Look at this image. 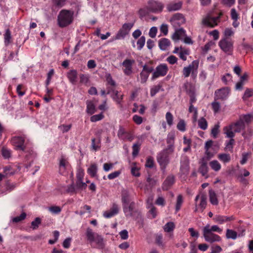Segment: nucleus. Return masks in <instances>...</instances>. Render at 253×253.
Returning a JSON list of instances; mask_svg holds the SVG:
<instances>
[{
    "instance_id": "obj_1",
    "label": "nucleus",
    "mask_w": 253,
    "mask_h": 253,
    "mask_svg": "<svg viewBox=\"0 0 253 253\" xmlns=\"http://www.w3.org/2000/svg\"><path fill=\"white\" fill-rule=\"evenodd\" d=\"M11 143L13 146L15 150L17 151H22L27 154L26 158L27 160H31V162L26 165V168L28 169L31 166L33 159L35 157L36 154L31 148H28L25 144V139L24 137L21 136H15L11 139Z\"/></svg>"
},
{
    "instance_id": "obj_2",
    "label": "nucleus",
    "mask_w": 253,
    "mask_h": 253,
    "mask_svg": "<svg viewBox=\"0 0 253 253\" xmlns=\"http://www.w3.org/2000/svg\"><path fill=\"white\" fill-rule=\"evenodd\" d=\"M74 11L72 10L62 9L57 16V24L60 28L71 25L74 21Z\"/></svg>"
},
{
    "instance_id": "obj_3",
    "label": "nucleus",
    "mask_w": 253,
    "mask_h": 253,
    "mask_svg": "<svg viewBox=\"0 0 253 253\" xmlns=\"http://www.w3.org/2000/svg\"><path fill=\"white\" fill-rule=\"evenodd\" d=\"M85 235L87 241L91 245L93 243L95 245L93 248L102 249L105 247V243L103 237L98 233L93 232L90 228H87L86 230Z\"/></svg>"
},
{
    "instance_id": "obj_4",
    "label": "nucleus",
    "mask_w": 253,
    "mask_h": 253,
    "mask_svg": "<svg viewBox=\"0 0 253 253\" xmlns=\"http://www.w3.org/2000/svg\"><path fill=\"white\" fill-rule=\"evenodd\" d=\"M245 129V125L241 120L237 121L235 123H232L229 126H226L223 128L224 133L228 138H233L235 136V132H240Z\"/></svg>"
},
{
    "instance_id": "obj_5",
    "label": "nucleus",
    "mask_w": 253,
    "mask_h": 253,
    "mask_svg": "<svg viewBox=\"0 0 253 253\" xmlns=\"http://www.w3.org/2000/svg\"><path fill=\"white\" fill-rule=\"evenodd\" d=\"M171 153L166 149L160 152L157 156V160L164 170L169 162V155Z\"/></svg>"
},
{
    "instance_id": "obj_6",
    "label": "nucleus",
    "mask_w": 253,
    "mask_h": 253,
    "mask_svg": "<svg viewBox=\"0 0 253 253\" xmlns=\"http://www.w3.org/2000/svg\"><path fill=\"white\" fill-rule=\"evenodd\" d=\"M134 22L131 23H125L123 24L122 27L117 33L114 39L116 40L124 39L128 35L131 28L133 27Z\"/></svg>"
},
{
    "instance_id": "obj_7",
    "label": "nucleus",
    "mask_w": 253,
    "mask_h": 253,
    "mask_svg": "<svg viewBox=\"0 0 253 253\" xmlns=\"http://www.w3.org/2000/svg\"><path fill=\"white\" fill-rule=\"evenodd\" d=\"M218 45L221 49L228 55H231L233 50V42L227 38H223L219 42Z\"/></svg>"
},
{
    "instance_id": "obj_8",
    "label": "nucleus",
    "mask_w": 253,
    "mask_h": 253,
    "mask_svg": "<svg viewBox=\"0 0 253 253\" xmlns=\"http://www.w3.org/2000/svg\"><path fill=\"white\" fill-rule=\"evenodd\" d=\"M199 61L198 60H194L188 66L184 67L182 70V74L184 78L188 77L191 73L192 77H195V71L197 72L199 67Z\"/></svg>"
},
{
    "instance_id": "obj_9",
    "label": "nucleus",
    "mask_w": 253,
    "mask_h": 253,
    "mask_svg": "<svg viewBox=\"0 0 253 253\" xmlns=\"http://www.w3.org/2000/svg\"><path fill=\"white\" fill-rule=\"evenodd\" d=\"M222 15V13L220 12L218 16L216 17H211L210 15H207L203 19L202 23L203 25L207 27H214L219 22L220 17Z\"/></svg>"
},
{
    "instance_id": "obj_10",
    "label": "nucleus",
    "mask_w": 253,
    "mask_h": 253,
    "mask_svg": "<svg viewBox=\"0 0 253 253\" xmlns=\"http://www.w3.org/2000/svg\"><path fill=\"white\" fill-rule=\"evenodd\" d=\"M169 68L166 64H160L156 68L155 71L153 73L151 79L154 80L160 77H164L167 74Z\"/></svg>"
},
{
    "instance_id": "obj_11",
    "label": "nucleus",
    "mask_w": 253,
    "mask_h": 253,
    "mask_svg": "<svg viewBox=\"0 0 253 253\" xmlns=\"http://www.w3.org/2000/svg\"><path fill=\"white\" fill-rule=\"evenodd\" d=\"M148 4V10L153 13L161 12L164 7L162 2L154 0H149Z\"/></svg>"
},
{
    "instance_id": "obj_12",
    "label": "nucleus",
    "mask_w": 253,
    "mask_h": 253,
    "mask_svg": "<svg viewBox=\"0 0 253 253\" xmlns=\"http://www.w3.org/2000/svg\"><path fill=\"white\" fill-rule=\"evenodd\" d=\"M171 24L175 28L180 26L185 23L186 20L181 13H177L174 14L169 20Z\"/></svg>"
},
{
    "instance_id": "obj_13",
    "label": "nucleus",
    "mask_w": 253,
    "mask_h": 253,
    "mask_svg": "<svg viewBox=\"0 0 253 253\" xmlns=\"http://www.w3.org/2000/svg\"><path fill=\"white\" fill-rule=\"evenodd\" d=\"M203 234L205 240L209 243H212L215 242H220L221 240V237L212 232H210L208 229H203Z\"/></svg>"
},
{
    "instance_id": "obj_14",
    "label": "nucleus",
    "mask_w": 253,
    "mask_h": 253,
    "mask_svg": "<svg viewBox=\"0 0 253 253\" xmlns=\"http://www.w3.org/2000/svg\"><path fill=\"white\" fill-rule=\"evenodd\" d=\"M189 160L187 157H183L180 161V174L187 175L189 173Z\"/></svg>"
},
{
    "instance_id": "obj_15",
    "label": "nucleus",
    "mask_w": 253,
    "mask_h": 253,
    "mask_svg": "<svg viewBox=\"0 0 253 253\" xmlns=\"http://www.w3.org/2000/svg\"><path fill=\"white\" fill-rule=\"evenodd\" d=\"M199 199H200V203L198 205H197V204H196V208L194 211L195 212H197L198 210H199L201 212H203L207 206L206 196L204 195H198L195 198V202H197L198 200Z\"/></svg>"
},
{
    "instance_id": "obj_16",
    "label": "nucleus",
    "mask_w": 253,
    "mask_h": 253,
    "mask_svg": "<svg viewBox=\"0 0 253 253\" xmlns=\"http://www.w3.org/2000/svg\"><path fill=\"white\" fill-rule=\"evenodd\" d=\"M210 159V156L208 157L207 158H203L199 162L200 166L199 168V171L201 173L203 176L207 177L209 170L208 162Z\"/></svg>"
},
{
    "instance_id": "obj_17",
    "label": "nucleus",
    "mask_w": 253,
    "mask_h": 253,
    "mask_svg": "<svg viewBox=\"0 0 253 253\" xmlns=\"http://www.w3.org/2000/svg\"><path fill=\"white\" fill-rule=\"evenodd\" d=\"M135 61L133 59H125L122 63V65L125 67L123 71L126 75L129 76L132 73V65Z\"/></svg>"
},
{
    "instance_id": "obj_18",
    "label": "nucleus",
    "mask_w": 253,
    "mask_h": 253,
    "mask_svg": "<svg viewBox=\"0 0 253 253\" xmlns=\"http://www.w3.org/2000/svg\"><path fill=\"white\" fill-rule=\"evenodd\" d=\"M117 135L118 137L122 140H128L131 141L133 139L132 134L130 132L126 131L122 126H120Z\"/></svg>"
},
{
    "instance_id": "obj_19",
    "label": "nucleus",
    "mask_w": 253,
    "mask_h": 253,
    "mask_svg": "<svg viewBox=\"0 0 253 253\" xmlns=\"http://www.w3.org/2000/svg\"><path fill=\"white\" fill-rule=\"evenodd\" d=\"M229 93V89L228 87H223L216 90L214 93V99L225 100Z\"/></svg>"
},
{
    "instance_id": "obj_20",
    "label": "nucleus",
    "mask_w": 253,
    "mask_h": 253,
    "mask_svg": "<svg viewBox=\"0 0 253 253\" xmlns=\"http://www.w3.org/2000/svg\"><path fill=\"white\" fill-rule=\"evenodd\" d=\"M135 203L131 202L129 204H126L123 205V211L126 217H132L134 212Z\"/></svg>"
},
{
    "instance_id": "obj_21",
    "label": "nucleus",
    "mask_w": 253,
    "mask_h": 253,
    "mask_svg": "<svg viewBox=\"0 0 253 253\" xmlns=\"http://www.w3.org/2000/svg\"><path fill=\"white\" fill-rule=\"evenodd\" d=\"M119 211V208L118 205L116 203H113L109 211L104 212L103 216L105 218H109L117 214Z\"/></svg>"
},
{
    "instance_id": "obj_22",
    "label": "nucleus",
    "mask_w": 253,
    "mask_h": 253,
    "mask_svg": "<svg viewBox=\"0 0 253 253\" xmlns=\"http://www.w3.org/2000/svg\"><path fill=\"white\" fill-rule=\"evenodd\" d=\"M69 163L67 159L64 156H61L59 159V171L61 174L64 175L65 174V171Z\"/></svg>"
},
{
    "instance_id": "obj_23",
    "label": "nucleus",
    "mask_w": 253,
    "mask_h": 253,
    "mask_svg": "<svg viewBox=\"0 0 253 253\" xmlns=\"http://www.w3.org/2000/svg\"><path fill=\"white\" fill-rule=\"evenodd\" d=\"M66 76L71 84L73 85L76 84L78 79V72L76 70L72 69L69 70L67 72Z\"/></svg>"
},
{
    "instance_id": "obj_24",
    "label": "nucleus",
    "mask_w": 253,
    "mask_h": 253,
    "mask_svg": "<svg viewBox=\"0 0 253 253\" xmlns=\"http://www.w3.org/2000/svg\"><path fill=\"white\" fill-rule=\"evenodd\" d=\"M235 218L233 216H227L221 215H215L213 218L214 222L219 224H223L225 222L234 220Z\"/></svg>"
},
{
    "instance_id": "obj_25",
    "label": "nucleus",
    "mask_w": 253,
    "mask_h": 253,
    "mask_svg": "<svg viewBox=\"0 0 253 253\" xmlns=\"http://www.w3.org/2000/svg\"><path fill=\"white\" fill-rule=\"evenodd\" d=\"M175 135L173 133H169L167 138V143L168 144L166 149L169 150V152L172 153L174 151Z\"/></svg>"
},
{
    "instance_id": "obj_26",
    "label": "nucleus",
    "mask_w": 253,
    "mask_h": 253,
    "mask_svg": "<svg viewBox=\"0 0 253 253\" xmlns=\"http://www.w3.org/2000/svg\"><path fill=\"white\" fill-rule=\"evenodd\" d=\"M175 182V176L172 175H169L167 176L163 184V189L168 190Z\"/></svg>"
},
{
    "instance_id": "obj_27",
    "label": "nucleus",
    "mask_w": 253,
    "mask_h": 253,
    "mask_svg": "<svg viewBox=\"0 0 253 253\" xmlns=\"http://www.w3.org/2000/svg\"><path fill=\"white\" fill-rule=\"evenodd\" d=\"M156 184V180H155L154 178H151L150 176L148 177L146 179V183L143 188L145 192L151 190L152 189L155 187Z\"/></svg>"
},
{
    "instance_id": "obj_28",
    "label": "nucleus",
    "mask_w": 253,
    "mask_h": 253,
    "mask_svg": "<svg viewBox=\"0 0 253 253\" xmlns=\"http://www.w3.org/2000/svg\"><path fill=\"white\" fill-rule=\"evenodd\" d=\"M186 36V31L183 28L177 29L175 28V32L172 36V39L175 41L180 40V38L182 36Z\"/></svg>"
},
{
    "instance_id": "obj_29",
    "label": "nucleus",
    "mask_w": 253,
    "mask_h": 253,
    "mask_svg": "<svg viewBox=\"0 0 253 253\" xmlns=\"http://www.w3.org/2000/svg\"><path fill=\"white\" fill-rule=\"evenodd\" d=\"M182 5V1H178L177 2H171L168 4L167 6V8L168 11H173L178 10L181 9Z\"/></svg>"
},
{
    "instance_id": "obj_30",
    "label": "nucleus",
    "mask_w": 253,
    "mask_h": 253,
    "mask_svg": "<svg viewBox=\"0 0 253 253\" xmlns=\"http://www.w3.org/2000/svg\"><path fill=\"white\" fill-rule=\"evenodd\" d=\"M121 201L122 205L130 203V197L128 191L127 190L124 189L121 192Z\"/></svg>"
},
{
    "instance_id": "obj_31",
    "label": "nucleus",
    "mask_w": 253,
    "mask_h": 253,
    "mask_svg": "<svg viewBox=\"0 0 253 253\" xmlns=\"http://www.w3.org/2000/svg\"><path fill=\"white\" fill-rule=\"evenodd\" d=\"M112 99L116 101L117 104L120 105L121 107H122V101L123 99L124 95L120 93L118 90L115 91L114 94L111 95Z\"/></svg>"
},
{
    "instance_id": "obj_32",
    "label": "nucleus",
    "mask_w": 253,
    "mask_h": 253,
    "mask_svg": "<svg viewBox=\"0 0 253 253\" xmlns=\"http://www.w3.org/2000/svg\"><path fill=\"white\" fill-rule=\"evenodd\" d=\"M170 45V41L167 38H162L159 41V46L162 50H165Z\"/></svg>"
},
{
    "instance_id": "obj_33",
    "label": "nucleus",
    "mask_w": 253,
    "mask_h": 253,
    "mask_svg": "<svg viewBox=\"0 0 253 253\" xmlns=\"http://www.w3.org/2000/svg\"><path fill=\"white\" fill-rule=\"evenodd\" d=\"M209 197L211 203L213 205H217L218 201L215 192L212 189L209 190Z\"/></svg>"
},
{
    "instance_id": "obj_34",
    "label": "nucleus",
    "mask_w": 253,
    "mask_h": 253,
    "mask_svg": "<svg viewBox=\"0 0 253 253\" xmlns=\"http://www.w3.org/2000/svg\"><path fill=\"white\" fill-rule=\"evenodd\" d=\"M4 44L6 46L8 45L12 42V36L10 30L7 29L3 35Z\"/></svg>"
},
{
    "instance_id": "obj_35",
    "label": "nucleus",
    "mask_w": 253,
    "mask_h": 253,
    "mask_svg": "<svg viewBox=\"0 0 253 253\" xmlns=\"http://www.w3.org/2000/svg\"><path fill=\"white\" fill-rule=\"evenodd\" d=\"M156 244L159 247L164 248L165 244L163 243V236L162 233H157L155 235Z\"/></svg>"
},
{
    "instance_id": "obj_36",
    "label": "nucleus",
    "mask_w": 253,
    "mask_h": 253,
    "mask_svg": "<svg viewBox=\"0 0 253 253\" xmlns=\"http://www.w3.org/2000/svg\"><path fill=\"white\" fill-rule=\"evenodd\" d=\"M217 158L220 161L224 163H229L231 161V156L229 154H219L217 156Z\"/></svg>"
},
{
    "instance_id": "obj_37",
    "label": "nucleus",
    "mask_w": 253,
    "mask_h": 253,
    "mask_svg": "<svg viewBox=\"0 0 253 253\" xmlns=\"http://www.w3.org/2000/svg\"><path fill=\"white\" fill-rule=\"evenodd\" d=\"M97 171V166L95 164H91L87 169V173L92 177H94L96 175Z\"/></svg>"
},
{
    "instance_id": "obj_38",
    "label": "nucleus",
    "mask_w": 253,
    "mask_h": 253,
    "mask_svg": "<svg viewBox=\"0 0 253 253\" xmlns=\"http://www.w3.org/2000/svg\"><path fill=\"white\" fill-rule=\"evenodd\" d=\"M206 229L210 230V232H211L212 233L213 232H215L218 233H221L222 231V230L216 225H212L211 227L209 224H207L203 228V229L205 230Z\"/></svg>"
},
{
    "instance_id": "obj_39",
    "label": "nucleus",
    "mask_w": 253,
    "mask_h": 253,
    "mask_svg": "<svg viewBox=\"0 0 253 253\" xmlns=\"http://www.w3.org/2000/svg\"><path fill=\"white\" fill-rule=\"evenodd\" d=\"M253 118V115L251 114L244 115L240 116L239 120H241L243 122L247 124H250Z\"/></svg>"
},
{
    "instance_id": "obj_40",
    "label": "nucleus",
    "mask_w": 253,
    "mask_h": 253,
    "mask_svg": "<svg viewBox=\"0 0 253 253\" xmlns=\"http://www.w3.org/2000/svg\"><path fill=\"white\" fill-rule=\"evenodd\" d=\"M105 78L107 82V85H110L113 87H115L116 86V83L113 79L111 74L106 73L105 75Z\"/></svg>"
},
{
    "instance_id": "obj_41",
    "label": "nucleus",
    "mask_w": 253,
    "mask_h": 253,
    "mask_svg": "<svg viewBox=\"0 0 253 253\" xmlns=\"http://www.w3.org/2000/svg\"><path fill=\"white\" fill-rule=\"evenodd\" d=\"M226 237L227 239L235 240L237 237V233L232 229H228L226 230Z\"/></svg>"
},
{
    "instance_id": "obj_42",
    "label": "nucleus",
    "mask_w": 253,
    "mask_h": 253,
    "mask_svg": "<svg viewBox=\"0 0 253 253\" xmlns=\"http://www.w3.org/2000/svg\"><path fill=\"white\" fill-rule=\"evenodd\" d=\"M180 49L181 50L178 53L179 57L182 60L186 61L187 59L186 55H188L189 54V50L187 49H183L181 47H180Z\"/></svg>"
},
{
    "instance_id": "obj_43",
    "label": "nucleus",
    "mask_w": 253,
    "mask_h": 253,
    "mask_svg": "<svg viewBox=\"0 0 253 253\" xmlns=\"http://www.w3.org/2000/svg\"><path fill=\"white\" fill-rule=\"evenodd\" d=\"M211 168L215 171H219L221 169V165L217 160H213L210 163Z\"/></svg>"
},
{
    "instance_id": "obj_44",
    "label": "nucleus",
    "mask_w": 253,
    "mask_h": 253,
    "mask_svg": "<svg viewBox=\"0 0 253 253\" xmlns=\"http://www.w3.org/2000/svg\"><path fill=\"white\" fill-rule=\"evenodd\" d=\"M198 126L203 130H206L207 128L208 123L204 117H202L199 120Z\"/></svg>"
},
{
    "instance_id": "obj_45",
    "label": "nucleus",
    "mask_w": 253,
    "mask_h": 253,
    "mask_svg": "<svg viewBox=\"0 0 253 253\" xmlns=\"http://www.w3.org/2000/svg\"><path fill=\"white\" fill-rule=\"evenodd\" d=\"M175 228V225L172 222L167 223L164 226V230L166 232H170L173 231Z\"/></svg>"
},
{
    "instance_id": "obj_46",
    "label": "nucleus",
    "mask_w": 253,
    "mask_h": 253,
    "mask_svg": "<svg viewBox=\"0 0 253 253\" xmlns=\"http://www.w3.org/2000/svg\"><path fill=\"white\" fill-rule=\"evenodd\" d=\"M183 202V197L181 195H178L177 197L176 203L175 205V211L176 212H178L182 206V204Z\"/></svg>"
},
{
    "instance_id": "obj_47",
    "label": "nucleus",
    "mask_w": 253,
    "mask_h": 253,
    "mask_svg": "<svg viewBox=\"0 0 253 253\" xmlns=\"http://www.w3.org/2000/svg\"><path fill=\"white\" fill-rule=\"evenodd\" d=\"M145 37L144 36H141L137 41V49L140 50L142 49L145 43Z\"/></svg>"
},
{
    "instance_id": "obj_48",
    "label": "nucleus",
    "mask_w": 253,
    "mask_h": 253,
    "mask_svg": "<svg viewBox=\"0 0 253 253\" xmlns=\"http://www.w3.org/2000/svg\"><path fill=\"white\" fill-rule=\"evenodd\" d=\"M229 141L226 142V146L225 147V150L232 152L233 145L235 143V140L233 138H230Z\"/></svg>"
},
{
    "instance_id": "obj_49",
    "label": "nucleus",
    "mask_w": 253,
    "mask_h": 253,
    "mask_svg": "<svg viewBox=\"0 0 253 253\" xmlns=\"http://www.w3.org/2000/svg\"><path fill=\"white\" fill-rule=\"evenodd\" d=\"M86 111L88 113L92 114L95 112V106L91 101H87L86 103Z\"/></svg>"
},
{
    "instance_id": "obj_50",
    "label": "nucleus",
    "mask_w": 253,
    "mask_h": 253,
    "mask_svg": "<svg viewBox=\"0 0 253 253\" xmlns=\"http://www.w3.org/2000/svg\"><path fill=\"white\" fill-rule=\"evenodd\" d=\"M141 144L137 142L134 143L132 146V155L133 157H136L139 152L140 149Z\"/></svg>"
},
{
    "instance_id": "obj_51",
    "label": "nucleus",
    "mask_w": 253,
    "mask_h": 253,
    "mask_svg": "<svg viewBox=\"0 0 253 253\" xmlns=\"http://www.w3.org/2000/svg\"><path fill=\"white\" fill-rule=\"evenodd\" d=\"M253 95V89L247 88L245 91L244 94L242 97L244 100H247Z\"/></svg>"
},
{
    "instance_id": "obj_52",
    "label": "nucleus",
    "mask_w": 253,
    "mask_h": 253,
    "mask_svg": "<svg viewBox=\"0 0 253 253\" xmlns=\"http://www.w3.org/2000/svg\"><path fill=\"white\" fill-rule=\"evenodd\" d=\"M219 125L218 124H216L213 127L211 130V135L214 138H216L217 137V135L219 133Z\"/></svg>"
},
{
    "instance_id": "obj_53",
    "label": "nucleus",
    "mask_w": 253,
    "mask_h": 253,
    "mask_svg": "<svg viewBox=\"0 0 253 253\" xmlns=\"http://www.w3.org/2000/svg\"><path fill=\"white\" fill-rule=\"evenodd\" d=\"M48 211L53 214H58L61 211V208L58 206H51L48 208Z\"/></svg>"
},
{
    "instance_id": "obj_54",
    "label": "nucleus",
    "mask_w": 253,
    "mask_h": 253,
    "mask_svg": "<svg viewBox=\"0 0 253 253\" xmlns=\"http://www.w3.org/2000/svg\"><path fill=\"white\" fill-rule=\"evenodd\" d=\"M177 128L182 132L186 130V124L183 120H180L179 121L177 125Z\"/></svg>"
},
{
    "instance_id": "obj_55",
    "label": "nucleus",
    "mask_w": 253,
    "mask_h": 253,
    "mask_svg": "<svg viewBox=\"0 0 253 253\" xmlns=\"http://www.w3.org/2000/svg\"><path fill=\"white\" fill-rule=\"evenodd\" d=\"M166 119L169 126H171L173 124V117L172 114L168 112L166 114Z\"/></svg>"
},
{
    "instance_id": "obj_56",
    "label": "nucleus",
    "mask_w": 253,
    "mask_h": 253,
    "mask_svg": "<svg viewBox=\"0 0 253 253\" xmlns=\"http://www.w3.org/2000/svg\"><path fill=\"white\" fill-rule=\"evenodd\" d=\"M104 117L102 113L99 114L94 115L90 117V121L92 122H96L103 119Z\"/></svg>"
},
{
    "instance_id": "obj_57",
    "label": "nucleus",
    "mask_w": 253,
    "mask_h": 253,
    "mask_svg": "<svg viewBox=\"0 0 253 253\" xmlns=\"http://www.w3.org/2000/svg\"><path fill=\"white\" fill-rule=\"evenodd\" d=\"M41 223V218L40 217H36L35 220L31 222V228L34 230L37 229Z\"/></svg>"
},
{
    "instance_id": "obj_58",
    "label": "nucleus",
    "mask_w": 253,
    "mask_h": 253,
    "mask_svg": "<svg viewBox=\"0 0 253 253\" xmlns=\"http://www.w3.org/2000/svg\"><path fill=\"white\" fill-rule=\"evenodd\" d=\"M149 74L141 71L140 73V82L141 84L145 83L149 77Z\"/></svg>"
},
{
    "instance_id": "obj_59",
    "label": "nucleus",
    "mask_w": 253,
    "mask_h": 253,
    "mask_svg": "<svg viewBox=\"0 0 253 253\" xmlns=\"http://www.w3.org/2000/svg\"><path fill=\"white\" fill-rule=\"evenodd\" d=\"M26 217V213L25 212H23L19 216L13 218L12 221L15 223H18L25 219Z\"/></svg>"
},
{
    "instance_id": "obj_60",
    "label": "nucleus",
    "mask_w": 253,
    "mask_h": 253,
    "mask_svg": "<svg viewBox=\"0 0 253 253\" xmlns=\"http://www.w3.org/2000/svg\"><path fill=\"white\" fill-rule=\"evenodd\" d=\"M221 80L225 84H228L232 80V76L229 73H227L222 77Z\"/></svg>"
},
{
    "instance_id": "obj_61",
    "label": "nucleus",
    "mask_w": 253,
    "mask_h": 253,
    "mask_svg": "<svg viewBox=\"0 0 253 253\" xmlns=\"http://www.w3.org/2000/svg\"><path fill=\"white\" fill-rule=\"evenodd\" d=\"M1 154L5 159H8L11 156V151L5 148H2L1 149Z\"/></svg>"
},
{
    "instance_id": "obj_62",
    "label": "nucleus",
    "mask_w": 253,
    "mask_h": 253,
    "mask_svg": "<svg viewBox=\"0 0 253 253\" xmlns=\"http://www.w3.org/2000/svg\"><path fill=\"white\" fill-rule=\"evenodd\" d=\"M80 83L86 84L89 82V77L85 74H81L80 75Z\"/></svg>"
},
{
    "instance_id": "obj_63",
    "label": "nucleus",
    "mask_w": 253,
    "mask_h": 253,
    "mask_svg": "<svg viewBox=\"0 0 253 253\" xmlns=\"http://www.w3.org/2000/svg\"><path fill=\"white\" fill-rule=\"evenodd\" d=\"M145 167L148 168H152L154 166V160L153 157H149L146 160L145 165Z\"/></svg>"
},
{
    "instance_id": "obj_64",
    "label": "nucleus",
    "mask_w": 253,
    "mask_h": 253,
    "mask_svg": "<svg viewBox=\"0 0 253 253\" xmlns=\"http://www.w3.org/2000/svg\"><path fill=\"white\" fill-rule=\"evenodd\" d=\"M212 108L215 113H217L220 109V103L218 102L214 101L211 103Z\"/></svg>"
}]
</instances>
